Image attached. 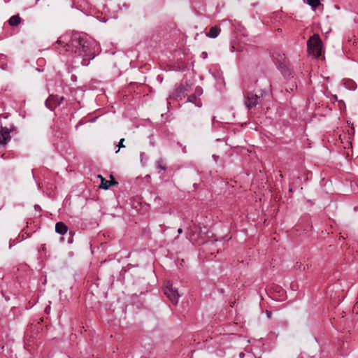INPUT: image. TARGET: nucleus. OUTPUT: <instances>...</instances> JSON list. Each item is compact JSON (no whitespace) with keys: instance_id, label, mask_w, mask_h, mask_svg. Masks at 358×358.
Listing matches in <instances>:
<instances>
[{"instance_id":"nucleus-1","label":"nucleus","mask_w":358,"mask_h":358,"mask_svg":"<svg viewBox=\"0 0 358 358\" xmlns=\"http://www.w3.org/2000/svg\"><path fill=\"white\" fill-rule=\"evenodd\" d=\"M57 43L64 44L66 51L81 57L83 66H87L90 61L95 57L94 42L82 34L74 33L71 36H62Z\"/></svg>"},{"instance_id":"nucleus-2","label":"nucleus","mask_w":358,"mask_h":358,"mask_svg":"<svg viewBox=\"0 0 358 358\" xmlns=\"http://www.w3.org/2000/svg\"><path fill=\"white\" fill-rule=\"evenodd\" d=\"M308 52L315 57L322 55V41L318 34H313L307 41Z\"/></svg>"},{"instance_id":"nucleus-3","label":"nucleus","mask_w":358,"mask_h":358,"mask_svg":"<svg viewBox=\"0 0 358 358\" xmlns=\"http://www.w3.org/2000/svg\"><path fill=\"white\" fill-rule=\"evenodd\" d=\"M164 294L169 298L173 304H177L180 295L178 289L173 287L171 282H167L164 287Z\"/></svg>"},{"instance_id":"nucleus-4","label":"nucleus","mask_w":358,"mask_h":358,"mask_svg":"<svg viewBox=\"0 0 358 358\" xmlns=\"http://www.w3.org/2000/svg\"><path fill=\"white\" fill-rule=\"evenodd\" d=\"M259 97L252 92H247L245 95V104L248 108L250 109L259 103Z\"/></svg>"},{"instance_id":"nucleus-5","label":"nucleus","mask_w":358,"mask_h":358,"mask_svg":"<svg viewBox=\"0 0 358 358\" xmlns=\"http://www.w3.org/2000/svg\"><path fill=\"white\" fill-rule=\"evenodd\" d=\"M272 59L277 67L283 69L286 67L285 55L280 52H274L272 54Z\"/></svg>"},{"instance_id":"nucleus-6","label":"nucleus","mask_w":358,"mask_h":358,"mask_svg":"<svg viewBox=\"0 0 358 358\" xmlns=\"http://www.w3.org/2000/svg\"><path fill=\"white\" fill-rule=\"evenodd\" d=\"M45 106L51 110H53L56 107L60 106L58 96L57 95H50L45 101Z\"/></svg>"},{"instance_id":"nucleus-7","label":"nucleus","mask_w":358,"mask_h":358,"mask_svg":"<svg viewBox=\"0 0 358 358\" xmlns=\"http://www.w3.org/2000/svg\"><path fill=\"white\" fill-rule=\"evenodd\" d=\"M10 140V132L6 128L0 130V145H5Z\"/></svg>"},{"instance_id":"nucleus-8","label":"nucleus","mask_w":358,"mask_h":358,"mask_svg":"<svg viewBox=\"0 0 358 358\" xmlns=\"http://www.w3.org/2000/svg\"><path fill=\"white\" fill-rule=\"evenodd\" d=\"M98 178L101 179L100 188L108 189L110 186L117 184V182L111 176L112 180H107L102 176L99 175Z\"/></svg>"},{"instance_id":"nucleus-9","label":"nucleus","mask_w":358,"mask_h":358,"mask_svg":"<svg viewBox=\"0 0 358 358\" xmlns=\"http://www.w3.org/2000/svg\"><path fill=\"white\" fill-rule=\"evenodd\" d=\"M221 31L220 28L218 26H213L210 27L208 32L206 33V36L208 38H215L218 36Z\"/></svg>"},{"instance_id":"nucleus-10","label":"nucleus","mask_w":358,"mask_h":358,"mask_svg":"<svg viewBox=\"0 0 358 358\" xmlns=\"http://www.w3.org/2000/svg\"><path fill=\"white\" fill-rule=\"evenodd\" d=\"M67 231H68V227L64 223H63L62 222H59L56 223L55 231L57 234L64 235L67 232Z\"/></svg>"},{"instance_id":"nucleus-11","label":"nucleus","mask_w":358,"mask_h":358,"mask_svg":"<svg viewBox=\"0 0 358 358\" xmlns=\"http://www.w3.org/2000/svg\"><path fill=\"white\" fill-rule=\"evenodd\" d=\"M187 101L194 103L197 107L201 106V101L196 94H191L188 96Z\"/></svg>"},{"instance_id":"nucleus-12","label":"nucleus","mask_w":358,"mask_h":358,"mask_svg":"<svg viewBox=\"0 0 358 358\" xmlns=\"http://www.w3.org/2000/svg\"><path fill=\"white\" fill-rule=\"evenodd\" d=\"M344 86L350 90H355L357 89V84L355 81L350 79L343 80Z\"/></svg>"},{"instance_id":"nucleus-13","label":"nucleus","mask_w":358,"mask_h":358,"mask_svg":"<svg viewBox=\"0 0 358 358\" xmlns=\"http://www.w3.org/2000/svg\"><path fill=\"white\" fill-rule=\"evenodd\" d=\"M155 166L157 169L165 171L166 170V164L164 159L160 158L155 162Z\"/></svg>"},{"instance_id":"nucleus-14","label":"nucleus","mask_w":358,"mask_h":358,"mask_svg":"<svg viewBox=\"0 0 358 358\" xmlns=\"http://www.w3.org/2000/svg\"><path fill=\"white\" fill-rule=\"evenodd\" d=\"M20 22L21 18L19 15L12 16L8 20V23L10 26H17Z\"/></svg>"},{"instance_id":"nucleus-15","label":"nucleus","mask_w":358,"mask_h":358,"mask_svg":"<svg viewBox=\"0 0 358 358\" xmlns=\"http://www.w3.org/2000/svg\"><path fill=\"white\" fill-rule=\"evenodd\" d=\"M184 92V89L182 86L178 87L176 89L174 94H173L172 96L173 98H178Z\"/></svg>"},{"instance_id":"nucleus-16","label":"nucleus","mask_w":358,"mask_h":358,"mask_svg":"<svg viewBox=\"0 0 358 358\" xmlns=\"http://www.w3.org/2000/svg\"><path fill=\"white\" fill-rule=\"evenodd\" d=\"M307 3L313 8H316L320 5V0H307Z\"/></svg>"},{"instance_id":"nucleus-17","label":"nucleus","mask_w":358,"mask_h":358,"mask_svg":"<svg viewBox=\"0 0 358 358\" xmlns=\"http://www.w3.org/2000/svg\"><path fill=\"white\" fill-rule=\"evenodd\" d=\"M141 162L143 163V162L145 163L148 160V157L145 152H141L140 154Z\"/></svg>"},{"instance_id":"nucleus-18","label":"nucleus","mask_w":358,"mask_h":358,"mask_svg":"<svg viewBox=\"0 0 358 358\" xmlns=\"http://www.w3.org/2000/svg\"><path fill=\"white\" fill-rule=\"evenodd\" d=\"M124 138H121L118 145H117V147H118V150L115 152V153H117L120 150V148H124V145L123 144V142H124Z\"/></svg>"},{"instance_id":"nucleus-19","label":"nucleus","mask_w":358,"mask_h":358,"mask_svg":"<svg viewBox=\"0 0 358 358\" xmlns=\"http://www.w3.org/2000/svg\"><path fill=\"white\" fill-rule=\"evenodd\" d=\"M196 96H200L202 94V89L201 87H196L195 90V93Z\"/></svg>"},{"instance_id":"nucleus-20","label":"nucleus","mask_w":358,"mask_h":358,"mask_svg":"<svg viewBox=\"0 0 358 358\" xmlns=\"http://www.w3.org/2000/svg\"><path fill=\"white\" fill-rule=\"evenodd\" d=\"M201 57L203 59H206L208 57V53L206 51H203L201 54Z\"/></svg>"},{"instance_id":"nucleus-21","label":"nucleus","mask_w":358,"mask_h":358,"mask_svg":"<svg viewBox=\"0 0 358 358\" xmlns=\"http://www.w3.org/2000/svg\"><path fill=\"white\" fill-rule=\"evenodd\" d=\"M266 314L268 318H271L272 315V313L270 310H266Z\"/></svg>"},{"instance_id":"nucleus-22","label":"nucleus","mask_w":358,"mask_h":358,"mask_svg":"<svg viewBox=\"0 0 358 358\" xmlns=\"http://www.w3.org/2000/svg\"><path fill=\"white\" fill-rule=\"evenodd\" d=\"M239 357H240V358H244L245 354L243 352H240Z\"/></svg>"},{"instance_id":"nucleus-23","label":"nucleus","mask_w":358,"mask_h":358,"mask_svg":"<svg viewBox=\"0 0 358 358\" xmlns=\"http://www.w3.org/2000/svg\"><path fill=\"white\" fill-rule=\"evenodd\" d=\"M63 100H64V97H63V96L58 97V101H59V102H60V103H61Z\"/></svg>"},{"instance_id":"nucleus-24","label":"nucleus","mask_w":358,"mask_h":358,"mask_svg":"<svg viewBox=\"0 0 358 358\" xmlns=\"http://www.w3.org/2000/svg\"><path fill=\"white\" fill-rule=\"evenodd\" d=\"M182 229L181 228H179V229H178V234H182Z\"/></svg>"},{"instance_id":"nucleus-25","label":"nucleus","mask_w":358,"mask_h":358,"mask_svg":"<svg viewBox=\"0 0 358 358\" xmlns=\"http://www.w3.org/2000/svg\"><path fill=\"white\" fill-rule=\"evenodd\" d=\"M337 98H338V97H337V96H336V95H334V96H333V99H334V101H336V100H337Z\"/></svg>"},{"instance_id":"nucleus-26","label":"nucleus","mask_w":358,"mask_h":358,"mask_svg":"<svg viewBox=\"0 0 358 358\" xmlns=\"http://www.w3.org/2000/svg\"><path fill=\"white\" fill-rule=\"evenodd\" d=\"M215 122V117H213L212 118V122L213 124Z\"/></svg>"},{"instance_id":"nucleus-27","label":"nucleus","mask_w":358,"mask_h":358,"mask_svg":"<svg viewBox=\"0 0 358 358\" xmlns=\"http://www.w3.org/2000/svg\"><path fill=\"white\" fill-rule=\"evenodd\" d=\"M335 8H336L337 10H339V9H340V8H339V6H335Z\"/></svg>"},{"instance_id":"nucleus-28","label":"nucleus","mask_w":358,"mask_h":358,"mask_svg":"<svg viewBox=\"0 0 358 358\" xmlns=\"http://www.w3.org/2000/svg\"><path fill=\"white\" fill-rule=\"evenodd\" d=\"M257 358H260V357H257Z\"/></svg>"}]
</instances>
